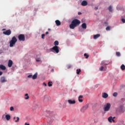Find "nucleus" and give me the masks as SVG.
Wrapping results in <instances>:
<instances>
[{
  "label": "nucleus",
  "mask_w": 125,
  "mask_h": 125,
  "mask_svg": "<svg viewBox=\"0 0 125 125\" xmlns=\"http://www.w3.org/2000/svg\"><path fill=\"white\" fill-rule=\"evenodd\" d=\"M80 24H81V21L77 19L73 20L71 23L69 25L70 29H75L76 27H78V26H80Z\"/></svg>",
  "instance_id": "nucleus-1"
},
{
  "label": "nucleus",
  "mask_w": 125,
  "mask_h": 125,
  "mask_svg": "<svg viewBox=\"0 0 125 125\" xmlns=\"http://www.w3.org/2000/svg\"><path fill=\"white\" fill-rule=\"evenodd\" d=\"M16 42H17V39L15 36H14L12 38L11 40L10 41V47H13Z\"/></svg>",
  "instance_id": "nucleus-2"
},
{
  "label": "nucleus",
  "mask_w": 125,
  "mask_h": 125,
  "mask_svg": "<svg viewBox=\"0 0 125 125\" xmlns=\"http://www.w3.org/2000/svg\"><path fill=\"white\" fill-rule=\"evenodd\" d=\"M110 108H111V104L107 103L105 105H104V112H108V111L110 110Z\"/></svg>",
  "instance_id": "nucleus-3"
},
{
  "label": "nucleus",
  "mask_w": 125,
  "mask_h": 125,
  "mask_svg": "<svg viewBox=\"0 0 125 125\" xmlns=\"http://www.w3.org/2000/svg\"><path fill=\"white\" fill-rule=\"evenodd\" d=\"M51 51H52V52H56V53H59V47H58L57 46H54L52 47V48L51 49Z\"/></svg>",
  "instance_id": "nucleus-4"
},
{
  "label": "nucleus",
  "mask_w": 125,
  "mask_h": 125,
  "mask_svg": "<svg viewBox=\"0 0 125 125\" xmlns=\"http://www.w3.org/2000/svg\"><path fill=\"white\" fill-rule=\"evenodd\" d=\"M18 39L20 42H24L25 41V35L24 34H20L18 36Z\"/></svg>",
  "instance_id": "nucleus-5"
},
{
  "label": "nucleus",
  "mask_w": 125,
  "mask_h": 125,
  "mask_svg": "<svg viewBox=\"0 0 125 125\" xmlns=\"http://www.w3.org/2000/svg\"><path fill=\"white\" fill-rule=\"evenodd\" d=\"M101 65L102 66L99 68L100 71H106V68H104L103 66H106V63H105V62L103 61L101 63Z\"/></svg>",
  "instance_id": "nucleus-6"
},
{
  "label": "nucleus",
  "mask_w": 125,
  "mask_h": 125,
  "mask_svg": "<svg viewBox=\"0 0 125 125\" xmlns=\"http://www.w3.org/2000/svg\"><path fill=\"white\" fill-rule=\"evenodd\" d=\"M3 34L6 36H10V35H11V30L10 29H8L6 31H3Z\"/></svg>",
  "instance_id": "nucleus-7"
},
{
  "label": "nucleus",
  "mask_w": 125,
  "mask_h": 125,
  "mask_svg": "<svg viewBox=\"0 0 125 125\" xmlns=\"http://www.w3.org/2000/svg\"><path fill=\"white\" fill-rule=\"evenodd\" d=\"M88 108V104H86L83 106V107L81 109V111L82 113H84V111H85V110H86V109H87Z\"/></svg>",
  "instance_id": "nucleus-8"
},
{
  "label": "nucleus",
  "mask_w": 125,
  "mask_h": 125,
  "mask_svg": "<svg viewBox=\"0 0 125 125\" xmlns=\"http://www.w3.org/2000/svg\"><path fill=\"white\" fill-rule=\"evenodd\" d=\"M13 64V62H12L11 60H9L8 63V66L9 68H11V67H12Z\"/></svg>",
  "instance_id": "nucleus-9"
},
{
  "label": "nucleus",
  "mask_w": 125,
  "mask_h": 125,
  "mask_svg": "<svg viewBox=\"0 0 125 125\" xmlns=\"http://www.w3.org/2000/svg\"><path fill=\"white\" fill-rule=\"evenodd\" d=\"M7 81L6 79H5V77H1L0 78V83H6Z\"/></svg>",
  "instance_id": "nucleus-10"
},
{
  "label": "nucleus",
  "mask_w": 125,
  "mask_h": 125,
  "mask_svg": "<svg viewBox=\"0 0 125 125\" xmlns=\"http://www.w3.org/2000/svg\"><path fill=\"white\" fill-rule=\"evenodd\" d=\"M67 102L70 104H76L75 100H68Z\"/></svg>",
  "instance_id": "nucleus-11"
},
{
  "label": "nucleus",
  "mask_w": 125,
  "mask_h": 125,
  "mask_svg": "<svg viewBox=\"0 0 125 125\" xmlns=\"http://www.w3.org/2000/svg\"><path fill=\"white\" fill-rule=\"evenodd\" d=\"M83 95H80L78 97L79 102L80 103L83 102Z\"/></svg>",
  "instance_id": "nucleus-12"
},
{
  "label": "nucleus",
  "mask_w": 125,
  "mask_h": 125,
  "mask_svg": "<svg viewBox=\"0 0 125 125\" xmlns=\"http://www.w3.org/2000/svg\"><path fill=\"white\" fill-rule=\"evenodd\" d=\"M81 4L82 5H83V6H86V5H87V1L85 0H83Z\"/></svg>",
  "instance_id": "nucleus-13"
},
{
  "label": "nucleus",
  "mask_w": 125,
  "mask_h": 125,
  "mask_svg": "<svg viewBox=\"0 0 125 125\" xmlns=\"http://www.w3.org/2000/svg\"><path fill=\"white\" fill-rule=\"evenodd\" d=\"M99 37H100V34L95 35L93 36V39H94V40H96V39H98V38H99Z\"/></svg>",
  "instance_id": "nucleus-14"
},
{
  "label": "nucleus",
  "mask_w": 125,
  "mask_h": 125,
  "mask_svg": "<svg viewBox=\"0 0 125 125\" xmlns=\"http://www.w3.org/2000/svg\"><path fill=\"white\" fill-rule=\"evenodd\" d=\"M55 23H56L57 26H60V25H61V22H60L59 21V20H56L55 21Z\"/></svg>",
  "instance_id": "nucleus-15"
},
{
  "label": "nucleus",
  "mask_w": 125,
  "mask_h": 125,
  "mask_svg": "<svg viewBox=\"0 0 125 125\" xmlns=\"http://www.w3.org/2000/svg\"><path fill=\"white\" fill-rule=\"evenodd\" d=\"M0 69L1 70H5V69H6V67H5V66H4V65H3L2 64H1V65H0Z\"/></svg>",
  "instance_id": "nucleus-16"
},
{
  "label": "nucleus",
  "mask_w": 125,
  "mask_h": 125,
  "mask_svg": "<svg viewBox=\"0 0 125 125\" xmlns=\"http://www.w3.org/2000/svg\"><path fill=\"white\" fill-rule=\"evenodd\" d=\"M81 26L83 29H86V23L84 22L82 24Z\"/></svg>",
  "instance_id": "nucleus-17"
},
{
  "label": "nucleus",
  "mask_w": 125,
  "mask_h": 125,
  "mask_svg": "<svg viewBox=\"0 0 125 125\" xmlns=\"http://www.w3.org/2000/svg\"><path fill=\"white\" fill-rule=\"evenodd\" d=\"M38 78V73H35L33 76H32V79L36 80Z\"/></svg>",
  "instance_id": "nucleus-18"
},
{
  "label": "nucleus",
  "mask_w": 125,
  "mask_h": 125,
  "mask_svg": "<svg viewBox=\"0 0 125 125\" xmlns=\"http://www.w3.org/2000/svg\"><path fill=\"white\" fill-rule=\"evenodd\" d=\"M5 118L6 119L7 121H9L10 120L11 117L10 115L7 114L5 116Z\"/></svg>",
  "instance_id": "nucleus-19"
},
{
  "label": "nucleus",
  "mask_w": 125,
  "mask_h": 125,
  "mask_svg": "<svg viewBox=\"0 0 125 125\" xmlns=\"http://www.w3.org/2000/svg\"><path fill=\"white\" fill-rule=\"evenodd\" d=\"M108 94H103L102 95L103 98L106 99L108 97Z\"/></svg>",
  "instance_id": "nucleus-20"
},
{
  "label": "nucleus",
  "mask_w": 125,
  "mask_h": 125,
  "mask_svg": "<svg viewBox=\"0 0 125 125\" xmlns=\"http://www.w3.org/2000/svg\"><path fill=\"white\" fill-rule=\"evenodd\" d=\"M108 9L110 12H112V11H113V9L112 8V6H109Z\"/></svg>",
  "instance_id": "nucleus-21"
},
{
  "label": "nucleus",
  "mask_w": 125,
  "mask_h": 125,
  "mask_svg": "<svg viewBox=\"0 0 125 125\" xmlns=\"http://www.w3.org/2000/svg\"><path fill=\"white\" fill-rule=\"evenodd\" d=\"M113 119V117L112 116H110L108 118V122H109V123H112V120Z\"/></svg>",
  "instance_id": "nucleus-22"
},
{
  "label": "nucleus",
  "mask_w": 125,
  "mask_h": 125,
  "mask_svg": "<svg viewBox=\"0 0 125 125\" xmlns=\"http://www.w3.org/2000/svg\"><path fill=\"white\" fill-rule=\"evenodd\" d=\"M121 70H122V71H124L125 69V66L124 65V64H122L121 66Z\"/></svg>",
  "instance_id": "nucleus-23"
},
{
  "label": "nucleus",
  "mask_w": 125,
  "mask_h": 125,
  "mask_svg": "<svg viewBox=\"0 0 125 125\" xmlns=\"http://www.w3.org/2000/svg\"><path fill=\"white\" fill-rule=\"evenodd\" d=\"M54 45H55V46H56V45H58V44H59V42H58V41H56L54 43Z\"/></svg>",
  "instance_id": "nucleus-24"
},
{
  "label": "nucleus",
  "mask_w": 125,
  "mask_h": 125,
  "mask_svg": "<svg viewBox=\"0 0 125 125\" xmlns=\"http://www.w3.org/2000/svg\"><path fill=\"white\" fill-rule=\"evenodd\" d=\"M76 72L77 75H80V73L81 72V69H77Z\"/></svg>",
  "instance_id": "nucleus-25"
},
{
  "label": "nucleus",
  "mask_w": 125,
  "mask_h": 125,
  "mask_svg": "<svg viewBox=\"0 0 125 125\" xmlns=\"http://www.w3.org/2000/svg\"><path fill=\"white\" fill-rule=\"evenodd\" d=\"M50 97H48V98L46 97V96L45 97L44 100V101H48V100H50Z\"/></svg>",
  "instance_id": "nucleus-26"
},
{
  "label": "nucleus",
  "mask_w": 125,
  "mask_h": 125,
  "mask_svg": "<svg viewBox=\"0 0 125 125\" xmlns=\"http://www.w3.org/2000/svg\"><path fill=\"white\" fill-rule=\"evenodd\" d=\"M29 96L28 95V94H25L24 95V99H25L26 100L27 99H29Z\"/></svg>",
  "instance_id": "nucleus-27"
},
{
  "label": "nucleus",
  "mask_w": 125,
  "mask_h": 125,
  "mask_svg": "<svg viewBox=\"0 0 125 125\" xmlns=\"http://www.w3.org/2000/svg\"><path fill=\"white\" fill-rule=\"evenodd\" d=\"M116 54L118 57L121 56V53L120 52H116Z\"/></svg>",
  "instance_id": "nucleus-28"
},
{
  "label": "nucleus",
  "mask_w": 125,
  "mask_h": 125,
  "mask_svg": "<svg viewBox=\"0 0 125 125\" xmlns=\"http://www.w3.org/2000/svg\"><path fill=\"white\" fill-rule=\"evenodd\" d=\"M105 29L106 31H110L111 27L110 26H107L106 27Z\"/></svg>",
  "instance_id": "nucleus-29"
},
{
  "label": "nucleus",
  "mask_w": 125,
  "mask_h": 125,
  "mask_svg": "<svg viewBox=\"0 0 125 125\" xmlns=\"http://www.w3.org/2000/svg\"><path fill=\"white\" fill-rule=\"evenodd\" d=\"M67 69H70V68H72V65L71 64H68L67 66H66Z\"/></svg>",
  "instance_id": "nucleus-30"
},
{
  "label": "nucleus",
  "mask_w": 125,
  "mask_h": 125,
  "mask_svg": "<svg viewBox=\"0 0 125 125\" xmlns=\"http://www.w3.org/2000/svg\"><path fill=\"white\" fill-rule=\"evenodd\" d=\"M52 83L51 82H48V86H52Z\"/></svg>",
  "instance_id": "nucleus-31"
},
{
  "label": "nucleus",
  "mask_w": 125,
  "mask_h": 125,
  "mask_svg": "<svg viewBox=\"0 0 125 125\" xmlns=\"http://www.w3.org/2000/svg\"><path fill=\"white\" fill-rule=\"evenodd\" d=\"M10 111H14V107L11 106L10 108Z\"/></svg>",
  "instance_id": "nucleus-32"
},
{
  "label": "nucleus",
  "mask_w": 125,
  "mask_h": 125,
  "mask_svg": "<svg viewBox=\"0 0 125 125\" xmlns=\"http://www.w3.org/2000/svg\"><path fill=\"white\" fill-rule=\"evenodd\" d=\"M17 120H15V122L18 123V122H19L20 118H19V117H17Z\"/></svg>",
  "instance_id": "nucleus-33"
},
{
  "label": "nucleus",
  "mask_w": 125,
  "mask_h": 125,
  "mask_svg": "<svg viewBox=\"0 0 125 125\" xmlns=\"http://www.w3.org/2000/svg\"><path fill=\"white\" fill-rule=\"evenodd\" d=\"M84 56H85V58L86 59L88 58V55L85 53L84 54Z\"/></svg>",
  "instance_id": "nucleus-34"
},
{
  "label": "nucleus",
  "mask_w": 125,
  "mask_h": 125,
  "mask_svg": "<svg viewBox=\"0 0 125 125\" xmlns=\"http://www.w3.org/2000/svg\"><path fill=\"white\" fill-rule=\"evenodd\" d=\"M44 37H45V34H42V39H44Z\"/></svg>",
  "instance_id": "nucleus-35"
},
{
  "label": "nucleus",
  "mask_w": 125,
  "mask_h": 125,
  "mask_svg": "<svg viewBox=\"0 0 125 125\" xmlns=\"http://www.w3.org/2000/svg\"><path fill=\"white\" fill-rule=\"evenodd\" d=\"M36 61H37V62H41V58L37 59Z\"/></svg>",
  "instance_id": "nucleus-36"
},
{
  "label": "nucleus",
  "mask_w": 125,
  "mask_h": 125,
  "mask_svg": "<svg viewBox=\"0 0 125 125\" xmlns=\"http://www.w3.org/2000/svg\"><path fill=\"white\" fill-rule=\"evenodd\" d=\"M27 78H33V75H29L27 76Z\"/></svg>",
  "instance_id": "nucleus-37"
},
{
  "label": "nucleus",
  "mask_w": 125,
  "mask_h": 125,
  "mask_svg": "<svg viewBox=\"0 0 125 125\" xmlns=\"http://www.w3.org/2000/svg\"><path fill=\"white\" fill-rule=\"evenodd\" d=\"M122 21L123 23H125V19H122Z\"/></svg>",
  "instance_id": "nucleus-38"
},
{
  "label": "nucleus",
  "mask_w": 125,
  "mask_h": 125,
  "mask_svg": "<svg viewBox=\"0 0 125 125\" xmlns=\"http://www.w3.org/2000/svg\"><path fill=\"white\" fill-rule=\"evenodd\" d=\"M4 118H5V115H3L2 116V119L3 120V119H4Z\"/></svg>",
  "instance_id": "nucleus-39"
},
{
  "label": "nucleus",
  "mask_w": 125,
  "mask_h": 125,
  "mask_svg": "<svg viewBox=\"0 0 125 125\" xmlns=\"http://www.w3.org/2000/svg\"><path fill=\"white\" fill-rule=\"evenodd\" d=\"M117 94H113V96L114 97H117Z\"/></svg>",
  "instance_id": "nucleus-40"
},
{
  "label": "nucleus",
  "mask_w": 125,
  "mask_h": 125,
  "mask_svg": "<svg viewBox=\"0 0 125 125\" xmlns=\"http://www.w3.org/2000/svg\"><path fill=\"white\" fill-rule=\"evenodd\" d=\"M43 85H44L45 86H46V83H43Z\"/></svg>",
  "instance_id": "nucleus-41"
},
{
  "label": "nucleus",
  "mask_w": 125,
  "mask_h": 125,
  "mask_svg": "<svg viewBox=\"0 0 125 125\" xmlns=\"http://www.w3.org/2000/svg\"><path fill=\"white\" fill-rule=\"evenodd\" d=\"M78 15H82V13L81 12H78Z\"/></svg>",
  "instance_id": "nucleus-42"
},
{
  "label": "nucleus",
  "mask_w": 125,
  "mask_h": 125,
  "mask_svg": "<svg viewBox=\"0 0 125 125\" xmlns=\"http://www.w3.org/2000/svg\"><path fill=\"white\" fill-rule=\"evenodd\" d=\"M95 10H97V9H98V7H95Z\"/></svg>",
  "instance_id": "nucleus-43"
},
{
  "label": "nucleus",
  "mask_w": 125,
  "mask_h": 125,
  "mask_svg": "<svg viewBox=\"0 0 125 125\" xmlns=\"http://www.w3.org/2000/svg\"><path fill=\"white\" fill-rule=\"evenodd\" d=\"M2 75V72L0 71V76H1Z\"/></svg>",
  "instance_id": "nucleus-44"
},
{
  "label": "nucleus",
  "mask_w": 125,
  "mask_h": 125,
  "mask_svg": "<svg viewBox=\"0 0 125 125\" xmlns=\"http://www.w3.org/2000/svg\"><path fill=\"white\" fill-rule=\"evenodd\" d=\"M25 125H30V124H27V123H25Z\"/></svg>",
  "instance_id": "nucleus-45"
},
{
  "label": "nucleus",
  "mask_w": 125,
  "mask_h": 125,
  "mask_svg": "<svg viewBox=\"0 0 125 125\" xmlns=\"http://www.w3.org/2000/svg\"><path fill=\"white\" fill-rule=\"evenodd\" d=\"M45 34H46V35H48L49 33H48V32H46Z\"/></svg>",
  "instance_id": "nucleus-46"
},
{
  "label": "nucleus",
  "mask_w": 125,
  "mask_h": 125,
  "mask_svg": "<svg viewBox=\"0 0 125 125\" xmlns=\"http://www.w3.org/2000/svg\"><path fill=\"white\" fill-rule=\"evenodd\" d=\"M112 122H113V123H115V120H114L113 119H112Z\"/></svg>",
  "instance_id": "nucleus-47"
},
{
  "label": "nucleus",
  "mask_w": 125,
  "mask_h": 125,
  "mask_svg": "<svg viewBox=\"0 0 125 125\" xmlns=\"http://www.w3.org/2000/svg\"><path fill=\"white\" fill-rule=\"evenodd\" d=\"M113 94H118V93H117V92H114V93H113Z\"/></svg>",
  "instance_id": "nucleus-48"
},
{
  "label": "nucleus",
  "mask_w": 125,
  "mask_h": 125,
  "mask_svg": "<svg viewBox=\"0 0 125 125\" xmlns=\"http://www.w3.org/2000/svg\"><path fill=\"white\" fill-rule=\"evenodd\" d=\"M5 29H3L2 30V31H5Z\"/></svg>",
  "instance_id": "nucleus-49"
},
{
  "label": "nucleus",
  "mask_w": 125,
  "mask_h": 125,
  "mask_svg": "<svg viewBox=\"0 0 125 125\" xmlns=\"http://www.w3.org/2000/svg\"><path fill=\"white\" fill-rule=\"evenodd\" d=\"M52 72H54V69H52Z\"/></svg>",
  "instance_id": "nucleus-50"
},
{
  "label": "nucleus",
  "mask_w": 125,
  "mask_h": 125,
  "mask_svg": "<svg viewBox=\"0 0 125 125\" xmlns=\"http://www.w3.org/2000/svg\"><path fill=\"white\" fill-rule=\"evenodd\" d=\"M103 94H107L106 93H103Z\"/></svg>",
  "instance_id": "nucleus-51"
},
{
  "label": "nucleus",
  "mask_w": 125,
  "mask_h": 125,
  "mask_svg": "<svg viewBox=\"0 0 125 125\" xmlns=\"http://www.w3.org/2000/svg\"><path fill=\"white\" fill-rule=\"evenodd\" d=\"M15 119H16V117H14V120H15Z\"/></svg>",
  "instance_id": "nucleus-52"
},
{
  "label": "nucleus",
  "mask_w": 125,
  "mask_h": 125,
  "mask_svg": "<svg viewBox=\"0 0 125 125\" xmlns=\"http://www.w3.org/2000/svg\"><path fill=\"white\" fill-rule=\"evenodd\" d=\"M115 118H116L115 117H114L113 118V119H115Z\"/></svg>",
  "instance_id": "nucleus-53"
},
{
  "label": "nucleus",
  "mask_w": 125,
  "mask_h": 125,
  "mask_svg": "<svg viewBox=\"0 0 125 125\" xmlns=\"http://www.w3.org/2000/svg\"><path fill=\"white\" fill-rule=\"evenodd\" d=\"M49 30H50V29H48Z\"/></svg>",
  "instance_id": "nucleus-54"
}]
</instances>
